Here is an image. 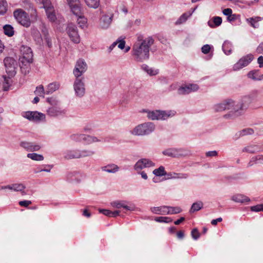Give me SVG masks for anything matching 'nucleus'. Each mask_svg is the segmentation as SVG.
<instances>
[{"label": "nucleus", "mask_w": 263, "mask_h": 263, "mask_svg": "<svg viewBox=\"0 0 263 263\" xmlns=\"http://www.w3.org/2000/svg\"><path fill=\"white\" fill-rule=\"evenodd\" d=\"M18 204L20 205H21V206H24V207H28L30 204H31V201H30V200H23V201H20L19 202H18Z\"/></svg>", "instance_id": "052dcab7"}, {"label": "nucleus", "mask_w": 263, "mask_h": 263, "mask_svg": "<svg viewBox=\"0 0 263 263\" xmlns=\"http://www.w3.org/2000/svg\"><path fill=\"white\" fill-rule=\"evenodd\" d=\"M254 133V130L252 128H247L243 129L240 131L238 132L235 134V139H238V138L247 136V135H252Z\"/></svg>", "instance_id": "2f4dec72"}, {"label": "nucleus", "mask_w": 263, "mask_h": 263, "mask_svg": "<svg viewBox=\"0 0 263 263\" xmlns=\"http://www.w3.org/2000/svg\"><path fill=\"white\" fill-rule=\"evenodd\" d=\"M153 173L156 176H163L166 174L164 167L160 166L159 168L155 169Z\"/></svg>", "instance_id": "79ce46f5"}, {"label": "nucleus", "mask_w": 263, "mask_h": 263, "mask_svg": "<svg viewBox=\"0 0 263 263\" xmlns=\"http://www.w3.org/2000/svg\"><path fill=\"white\" fill-rule=\"evenodd\" d=\"M263 20V17L260 16L252 17L246 19V21L254 28L259 27L258 22Z\"/></svg>", "instance_id": "bb28decb"}, {"label": "nucleus", "mask_w": 263, "mask_h": 263, "mask_svg": "<svg viewBox=\"0 0 263 263\" xmlns=\"http://www.w3.org/2000/svg\"><path fill=\"white\" fill-rule=\"evenodd\" d=\"M191 235H192V238L195 239V240H197V239H198L200 237V234L198 231V230L195 228V229H194L192 232H191Z\"/></svg>", "instance_id": "4d7b16f0"}, {"label": "nucleus", "mask_w": 263, "mask_h": 263, "mask_svg": "<svg viewBox=\"0 0 263 263\" xmlns=\"http://www.w3.org/2000/svg\"><path fill=\"white\" fill-rule=\"evenodd\" d=\"M141 68L150 76H155L158 73V71L157 70H155L152 68H150L146 64L142 65L141 66Z\"/></svg>", "instance_id": "e433bc0d"}, {"label": "nucleus", "mask_w": 263, "mask_h": 263, "mask_svg": "<svg viewBox=\"0 0 263 263\" xmlns=\"http://www.w3.org/2000/svg\"><path fill=\"white\" fill-rule=\"evenodd\" d=\"M212 48H213V46L205 44L201 47V51L203 53L206 54L210 52Z\"/></svg>", "instance_id": "864d4df0"}, {"label": "nucleus", "mask_w": 263, "mask_h": 263, "mask_svg": "<svg viewBox=\"0 0 263 263\" xmlns=\"http://www.w3.org/2000/svg\"><path fill=\"white\" fill-rule=\"evenodd\" d=\"M251 101L252 99L249 96H245L243 97L240 102L236 101V105H238L239 107H238V116L240 115V111L246 108L249 105V104L251 103Z\"/></svg>", "instance_id": "aec40b11"}, {"label": "nucleus", "mask_w": 263, "mask_h": 263, "mask_svg": "<svg viewBox=\"0 0 263 263\" xmlns=\"http://www.w3.org/2000/svg\"><path fill=\"white\" fill-rule=\"evenodd\" d=\"M22 55L19 59L20 67L23 74L26 75L30 70V64L33 61V54L31 49L23 46L21 48Z\"/></svg>", "instance_id": "7ed1b4c3"}, {"label": "nucleus", "mask_w": 263, "mask_h": 263, "mask_svg": "<svg viewBox=\"0 0 263 263\" xmlns=\"http://www.w3.org/2000/svg\"><path fill=\"white\" fill-rule=\"evenodd\" d=\"M138 174H139L141 176V177L144 179L147 180L148 179V176L147 174L144 171H136Z\"/></svg>", "instance_id": "0e129e2a"}, {"label": "nucleus", "mask_w": 263, "mask_h": 263, "mask_svg": "<svg viewBox=\"0 0 263 263\" xmlns=\"http://www.w3.org/2000/svg\"><path fill=\"white\" fill-rule=\"evenodd\" d=\"M251 210L253 212H261L263 211V204H259L250 208Z\"/></svg>", "instance_id": "6e6d98bb"}, {"label": "nucleus", "mask_w": 263, "mask_h": 263, "mask_svg": "<svg viewBox=\"0 0 263 263\" xmlns=\"http://www.w3.org/2000/svg\"><path fill=\"white\" fill-rule=\"evenodd\" d=\"M12 83V80L9 77L7 78L6 76L4 77V82L3 83V89L5 91H7L9 89Z\"/></svg>", "instance_id": "c03bdc74"}, {"label": "nucleus", "mask_w": 263, "mask_h": 263, "mask_svg": "<svg viewBox=\"0 0 263 263\" xmlns=\"http://www.w3.org/2000/svg\"><path fill=\"white\" fill-rule=\"evenodd\" d=\"M20 145L21 147L28 152L38 151L41 148V145L39 143L27 141H21Z\"/></svg>", "instance_id": "f3484780"}, {"label": "nucleus", "mask_w": 263, "mask_h": 263, "mask_svg": "<svg viewBox=\"0 0 263 263\" xmlns=\"http://www.w3.org/2000/svg\"><path fill=\"white\" fill-rule=\"evenodd\" d=\"M64 157L67 159L80 158L79 150H68L64 153Z\"/></svg>", "instance_id": "a878e982"}, {"label": "nucleus", "mask_w": 263, "mask_h": 263, "mask_svg": "<svg viewBox=\"0 0 263 263\" xmlns=\"http://www.w3.org/2000/svg\"><path fill=\"white\" fill-rule=\"evenodd\" d=\"M28 158L31 159L32 160L41 161L44 160V157L42 155L38 154L36 153H28L27 155Z\"/></svg>", "instance_id": "c9c22d12"}, {"label": "nucleus", "mask_w": 263, "mask_h": 263, "mask_svg": "<svg viewBox=\"0 0 263 263\" xmlns=\"http://www.w3.org/2000/svg\"><path fill=\"white\" fill-rule=\"evenodd\" d=\"M42 3L46 11L52 10L54 8L53 6L51 4L50 0H42Z\"/></svg>", "instance_id": "de8ad7c7"}, {"label": "nucleus", "mask_w": 263, "mask_h": 263, "mask_svg": "<svg viewBox=\"0 0 263 263\" xmlns=\"http://www.w3.org/2000/svg\"><path fill=\"white\" fill-rule=\"evenodd\" d=\"M4 33L9 37L12 36L14 34L13 27L10 25H5L3 27Z\"/></svg>", "instance_id": "f704fd0d"}, {"label": "nucleus", "mask_w": 263, "mask_h": 263, "mask_svg": "<svg viewBox=\"0 0 263 263\" xmlns=\"http://www.w3.org/2000/svg\"><path fill=\"white\" fill-rule=\"evenodd\" d=\"M199 86L196 84H188L180 86L177 90V92L180 95H185L197 91Z\"/></svg>", "instance_id": "ddd939ff"}, {"label": "nucleus", "mask_w": 263, "mask_h": 263, "mask_svg": "<svg viewBox=\"0 0 263 263\" xmlns=\"http://www.w3.org/2000/svg\"><path fill=\"white\" fill-rule=\"evenodd\" d=\"M95 154V152L90 149H84L82 151L79 150L80 158L90 157L93 155Z\"/></svg>", "instance_id": "a19ab883"}, {"label": "nucleus", "mask_w": 263, "mask_h": 263, "mask_svg": "<svg viewBox=\"0 0 263 263\" xmlns=\"http://www.w3.org/2000/svg\"><path fill=\"white\" fill-rule=\"evenodd\" d=\"M83 140L85 141L87 144H90L93 142H100V139H98L96 137L86 135L84 134Z\"/></svg>", "instance_id": "58836bf2"}, {"label": "nucleus", "mask_w": 263, "mask_h": 263, "mask_svg": "<svg viewBox=\"0 0 263 263\" xmlns=\"http://www.w3.org/2000/svg\"><path fill=\"white\" fill-rule=\"evenodd\" d=\"M127 201L125 200H116L110 203V205L115 208L120 209L123 208L127 211H133L135 209L134 205H126Z\"/></svg>", "instance_id": "6ab92c4d"}, {"label": "nucleus", "mask_w": 263, "mask_h": 263, "mask_svg": "<svg viewBox=\"0 0 263 263\" xmlns=\"http://www.w3.org/2000/svg\"><path fill=\"white\" fill-rule=\"evenodd\" d=\"M99 212L103 214V215L111 217V211L106 209H99Z\"/></svg>", "instance_id": "680f3d73"}, {"label": "nucleus", "mask_w": 263, "mask_h": 263, "mask_svg": "<svg viewBox=\"0 0 263 263\" xmlns=\"http://www.w3.org/2000/svg\"><path fill=\"white\" fill-rule=\"evenodd\" d=\"M154 42L155 40L152 36L144 38L143 35H138L132 49V55L135 60L140 62L148 60L149 58L150 48Z\"/></svg>", "instance_id": "f257e3e1"}, {"label": "nucleus", "mask_w": 263, "mask_h": 263, "mask_svg": "<svg viewBox=\"0 0 263 263\" xmlns=\"http://www.w3.org/2000/svg\"><path fill=\"white\" fill-rule=\"evenodd\" d=\"M66 114V110L58 106H52L47 109V114L51 117H63Z\"/></svg>", "instance_id": "4468645a"}, {"label": "nucleus", "mask_w": 263, "mask_h": 263, "mask_svg": "<svg viewBox=\"0 0 263 263\" xmlns=\"http://www.w3.org/2000/svg\"><path fill=\"white\" fill-rule=\"evenodd\" d=\"M192 15V12H186L182 14L175 22L176 25H180L186 21L187 18Z\"/></svg>", "instance_id": "72a5a7b5"}, {"label": "nucleus", "mask_w": 263, "mask_h": 263, "mask_svg": "<svg viewBox=\"0 0 263 263\" xmlns=\"http://www.w3.org/2000/svg\"><path fill=\"white\" fill-rule=\"evenodd\" d=\"M223 13L224 15L228 16V17L229 16H231V15L232 14V10L230 8L224 9L223 10Z\"/></svg>", "instance_id": "338daca9"}, {"label": "nucleus", "mask_w": 263, "mask_h": 263, "mask_svg": "<svg viewBox=\"0 0 263 263\" xmlns=\"http://www.w3.org/2000/svg\"><path fill=\"white\" fill-rule=\"evenodd\" d=\"M67 33L70 40L75 43H79L80 42V36L78 34L77 28L72 24L68 25L67 28Z\"/></svg>", "instance_id": "dca6fc26"}, {"label": "nucleus", "mask_w": 263, "mask_h": 263, "mask_svg": "<svg viewBox=\"0 0 263 263\" xmlns=\"http://www.w3.org/2000/svg\"><path fill=\"white\" fill-rule=\"evenodd\" d=\"M203 203L201 201H197L193 203L190 210L191 213H193L195 212L198 211L203 208Z\"/></svg>", "instance_id": "473e14b6"}, {"label": "nucleus", "mask_w": 263, "mask_h": 263, "mask_svg": "<svg viewBox=\"0 0 263 263\" xmlns=\"http://www.w3.org/2000/svg\"><path fill=\"white\" fill-rule=\"evenodd\" d=\"M6 71L10 77H13L16 74L17 62L13 58L10 57L6 58L4 60Z\"/></svg>", "instance_id": "6e6552de"}, {"label": "nucleus", "mask_w": 263, "mask_h": 263, "mask_svg": "<svg viewBox=\"0 0 263 263\" xmlns=\"http://www.w3.org/2000/svg\"><path fill=\"white\" fill-rule=\"evenodd\" d=\"M13 184V191L20 192V191L24 190L26 187L22 183H14Z\"/></svg>", "instance_id": "5fc2aeb1"}, {"label": "nucleus", "mask_w": 263, "mask_h": 263, "mask_svg": "<svg viewBox=\"0 0 263 263\" xmlns=\"http://www.w3.org/2000/svg\"><path fill=\"white\" fill-rule=\"evenodd\" d=\"M84 134H75L71 135L70 138L71 140L75 141H82L83 140Z\"/></svg>", "instance_id": "603ef678"}, {"label": "nucleus", "mask_w": 263, "mask_h": 263, "mask_svg": "<svg viewBox=\"0 0 263 263\" xmlns=\"http://www.w3.org/2000/svg\"><path fill=\"white\" fill-rule=\"evenodd\" d=\"M46 14L48 20L51 22H54L57 20V17L54 12V8L51 10L46 11Z\"/></svg>", "instance_id": "a18cd8bd"}, {"label": "nucleus", "mask_w": 263, "mask_h": 263, "mask_svg": "<svg viewBox=\"0 0 263 263\" xmlns=\"http://www.w3.org/2000/svg\"><path fill=\"white\" fill-rule=\"evenodd\" d=\"M254 159H256L257 164H263V155H258L255 156V158Z\"/></svg>", "instance_id": "e2e57ef3"}, {"label": "nucleus", "mask_w": 263, "mask_h": 263, "mask_svg": "<svg viewBox=\"0 0 263 263\" xmlns=\"http://www.w3.org/2000/svg\"><path fill=\"white\" fill-rule=\"evenodd\" d=\"M116 42H117V44H118V47L121 49H123L125 47V42L124 40V39H120V38L118 39Z\"/></svg>", "instance_id": "bf43d9fd"}, {"label": "nucleus", "mask_w": 263, "mask_h": 263, "mask_svg": "<svg viewBox=\"0 0 263 263\" xmlns=\"http://www.w3.org/2000/svg\"><path fill=\"white\" fill-rule=\"evenodd\" d=\"M155 129L154 123L150 122H145L135 126L130 133L134 136H143L148 135L153 133Z\"/></svg>", "instance_id": "39448f33"}, {"label": "nucleus", "mask_w": 263, "mask_h": 263, "mask_svg": "<svg viewBox=\"0 0 263 263\" xmlns=\"http://www.w3.org/2000/svg\"><path fill=\"white\" fill-rule=\"evenodd\" d=\"M112 22V16L103 15L101 17L100 22V26L103 29H107Z\"/></svg>", "instance_id": "5701e85b"}, {"label": "nucleus", "mask_w": 263, "mask_h": 263, "mask_svg": "<svg viewBox=\"0 0 263 263\" xmlns=\"http://www.w3.org/2000/svg\"><path fill=\"white\" fill-rule=\"evenodd\" d=\"M155 221L160 223H170L173 220L171 217H157L155 218Z\"/></svg>", "instance_id": "49530a36"}, {"label": "nucleus", "mask_w": 263, "mask_h": 263, "mask_svg": "<svg viewBox=\"0 0 263 263\" xmlns=\"http://www.w3.org/2000/svg\"><path fill=\"white\" fill-rule=\"evenodd\" d=\"M263 151V148L261 146L257 144H251L247 145L242 149V152L253 154L257 152H260Z\"/></svg>", "instance_id": "412c9836"}, {"label": "nucleus", "mask_w": 263, "mask_h": 263, "mask_svg": "<svg viewBox=\"0 0 263 263\" xmlns=\"http://www.w3.org/2000/svg\"><path fill=\"white\" fill-rule=\"evenodd\" d=\"M101 170L109 173H116L119 171V167L115 164L111 163L102 167Z\"/></svg>", "instance_id": "393cba45"}, {"label": "nucleus", "mask_w": 263, "mask_h": 263, "mask_svg": "<svg viewBox=\"0 0 263 263\" xmlns=\"http://www.w3.org/2000/svg\"><path fill=\"white\" fill-rule=\"evenodd\" d=\"M73 89L75 95L82 98L85 93V79L84 77L76 78L73 82Z\"/></svg>", "instance_id": "0eeeda50"}, {"label": "nucleus", "mask_w": 263, "mask_h": 263, "mask_svg": "<svg viewBox=\"0 0 263 263\" xmlns=\"http://www.w3.org/2000/svg\"><path fill=\"white\" fill-rule=\"evenodd\" d=\"M233 45L230 41H225L222 45V49L223 52L227 55H230L232 52Z\"/></svg>", "instance_id": "c85d7f7f"}, {"label": "nucleus", "mask_w": 263, "mask_h": 263, "mask_svg": "<svg viewBox=\"0 0 263 263\" xmlns=\"http://www.w3.org/2000/svg\"><path fill=\"white\" fill-rule=\"evenodd\" d=\"M217 155L218 153L216 151H209L205 154L206 157H215L217 156Z\"/></svg>", "instance_id": "69168bd1"}, {"label": "nucleus", "mask_w": 263, "mask_h": 263, "mask_svg": "<svg viewBox=\"0 0 263 263\" xmlns=\"http://www.w3.org/2000/svg\"><path fill=\"white\" fill-rule=\"evenodd\" d=\"M231 199L235 202L240 203H247L250 201V199L248 196L241 194L233 195Z\"/></svg>", "instance_id": "4be33fe9"}, {"label": "nucleus", "mask_w": 263, "mask_h": 263, "mask_svg": "<svg viewBox=\"0 0 263 263\" xmlns=\"http://www.w3.org/2000/svg\"><path fill=\"white\" fill-rule=\"evenodd\" d=\"M71 12L76 16L81 14V5L79 0H66Z\"/></svg>", "instance_id": "2eb2a0df"}, {"label": "nucleus", "mask_w": 263, "mask_h": 263, "mask_svg": "<svg viewBox=\"0 0 263 263\" xmlns=\"http://www.w3.org/2000/svg\"><path fill=\"white\" fill-rule=\"evenodd\" d=\"M42 32L44 35V40L46 41L48 46L50 47L51 46L52 43L50 38L48 36V30L44 25L42 26Z\"/></svg>", "instance_id": "ea45409f"}, {"label": "nucleus", "mask_w": 263, "mask_h": 263, "mask_svg": "<svg viewBox=\"0 0 263 263\" xmlns=\"http://www.w3.org/2000/svg\"><path fill=\"white\" fill-rule=\"evenodd\" d=\"M86 5L93 8H97L100 5V0H85Z\"/></svg>", "instance_id": "37998d69"}, {"label": "nucleus", "mask_w": 263, "mask_h": 263, "mask_svg": "<svg viewBox=\"0 0 263 263\" xmlns=\"http://www.w3.org/2000/svg\"><path fill=\"white\" fill-rule=\"evenodd\" d=\"M141 112L146 113L147 117L151 120H165L174 116L176 114V111L174 110L143 109Z\"/></svg>", "instance_id": "20e7f679"}, {"label": "nucleus", "mask_w": 263, "mask_h": 263, "mask_svg": "<svg viewBox=\"0 0 263 263\" xmlns=\"http://www.w3.org/2000/svg\"><path fill=\"white\" fill-rule=\"evenodd\" d=\"M155 163L152 160L147 158H141L138 160L134 165L135 171H140L143 169L154 167Z\"/></svg>", "instance_id": "9d476101"}, {"label": "nucleus", "mask_w": 263, "mask_h": 263, "mask_svg": "<svg viewBox=\"0 0 263 263\" xmlns=\"http://www.w3.org/2000/svg\"><path fill=\"white\" fill-rule=\"evenodd\" d=\"M77 16L78 17L77 20L78 24L79 25L80 27L84 28L86 26V24L87 23L86 18L82 16V12L81 14Z\"/></svg>", "instance_id": "09e8293b"}, {"label": "nucleus", "mask_w": 263, "mask_h": 263, "mask_svg": "<svg viewBox=\"0 0 263 263\" xmlns=\"http://www.w3.org/2000/svg\"><path fill=\"white\" fill-rule=\"evenodd\" d=\"M182 210L179 206L173 207L167 206V210H166V215L176 214L181 212Z\"/></svg>", "instance_id": "4c0bfd02"}, {"label": "nucleus", "mask_w": 263, "mask_h": 263, "mask_svg": "<svg viewBox=\"0 0 263 263\" xmlns=\"http://www.w3.org/2000/svg\"><path fill=\"white\" fill-rule=\"evenodd\" d=\"M254 56L252 54H248L242 57L233 66L234 71H238L242 68L248 66L253 60Z\"/></svg>", "instance_id": "1a4fd4ad"}, {"label": "nucleus", "mask_w": 263, "mask_h": 263, "mask_svg": "<svg viewBox=\"0 0 263 263\" xmlns=\"http://www.w3.org/2000/svg\"><path fill=\"white\" fill-rule=\"evenodd\" d=\"M256 52L259 54L263 53V42L260 43L256 49Z\"/></svg>", "instance_id": "774afa93"}, {"label": "nucleus", "mask_w": 263, "mask_h": 263, "mask_svg": "<svg viewBox=\"0 0 263 263\" xmlns=\"http://www.w3.org/2000/svg\"><path fill=\"white\" fill-rule=\"evenodd\" d=\"M31 33L34 40L36 42V43L40 45L43 42V39L39 30L36 28H31Z\"/></svg>", "instance_id": "cd10ccee"}, {"label": "nucleus", "mask_w": 263, "mask_h": 263, "mask_svg": "<svg viewBox=\"0 0 263 263\" xmlns=\"http://www.w3.org/2000/svg\"><path fill=\"white\" fill-rule=\"evenodd\" d=\"M184 151L182 148H170L162 152L163 155L171 157H179L184 155Z\"/></svg>", "instance_id": "a211bd4d"}, {"label": "nucleus", "mask_w": 263, "mask_h": 263, "mask_svg": "<svg viewBox=\"0 0 263 263\" xmlns=\"http://www.w3.org/2000/svg\"><path fill=\"white\" fill-rule=\"evenodd\" d=\"M236 102L231 99H226L222 102L216 104L213 106V109L216 112H221L226 110H231V112L223 116L225 119H233L238 116V108Z\"/></svg>", "instance_id": "f03ea898"}, {"label": "nucleus", "mask_w": 263, "mask_h": 263, "mask_svg": "<svg viewBox=\"0 0 263 263\" xmlns=\"http://www.w3.org/2000/svg\"><path fill=\"white\" fill-rule=\"evenodd\" d=\"M87 68V64L83 60H78L73 71L76 78H82L81 76L86 71Z\"/></svg>", "instance_id": "f8f14e48"}, {"label": "nucleus", "mask_w": 263, "mask_h": 263, "mask_svg": "<svg viewBox=\"0 0 263 263\" xmlns=\"http://www.w3.org/2000/svg\"><path fill=\"white\" fill-rule=\"evenodd\" d=\"M60 84L59 83L57 82H54L52 83H50L48 85L46 90V94L49 95L57 90L59 89L60 88Z\"/></svg>", "instance_id": "c756f323"}, {"label": "nucleus", "mask_w": 263, "mask_h": 263, "mask_svg": "<svg viewBox=\"0 0 263 263\" xmlns=\"http://www.w3.org/2000/svg\"><path fill=\"white\" fill-rule=\"evenodd\" d=\"M7 11V3L5 0H0V14H4Z\"/></svg>", "instance_id": "3c124183"}, {"label": "nucleus", "mask_w": 263, "mask_h": 263, "mask_svg": "<svg viewBox=\"0 0 263 263\" xmlns=\"http://www.w3.org/2000/svg\"><path fill=\"white\" fill-rule=\"evenodd\" d=\"M169 178L172 179H186L189 174L183 173H171L168 174Z\"/></svg>", "instance_id": "7c9ffc66"}, {"label": "nucleus", "mask_w": 263, "mask_h": 263, "mask_svg": "<svg viewBox=\"0 0 263 263\" xmlns=\"http://www.w3.org/2000/svg\"><path fill=\"white\" fill-rule=\"evenodd\" d=\"M13 15L16 21L25 27H29L31 25V21L28 14L21 9L15 10Z\"/></svg>", "instance_id": "423d86ee"}, {"label": "nucleus", "mask_w": 263, "mask_h": 263, "mask_svg": "<svg viewBox=\"0 0 263 263\" xmlns=\"http://www.w3.org/2000/svg\"><path fill=\"white\" fill-rule=\"evenodd\" d=\"M213 23L215 26H219L222 23V18L219 16H215L213 18Z\"/></svg>", "instance_id": "13d9d810"}, {"label": "nucleus", "mask_w": 263, "mask_h": 263, "mask_svg": "<svg viewBox=\"0 0 263 263\" xmlns=\"http://www.w3.org/2000/svg\"><path fill=\"white\" fill-rule=\"evenodd\" d=\"M166 210H167V206L165 205L153 206L150 209L152 213L158 215H166Z\"/></svg>", "instance_id": "b1692460"}, {"label": "nucleus", "mask_w": 263, "mask_h": 263, "mask_svg": "<svg viewBox=\"0 0 263 263\" xmlns=\"http://www.w3.org/2000/svg\"><path fill=\"white\" fill-rule=\"evenodd\" d=\"M34 93L40 97H44V95L46 93V91L44 90V88L43 85H41L36 87Z\"/></svg>", "instance_id": "8fccbe9b"}, {"label": "nucleus", "mask_w": 263, "mask_h": 263, "mask_svg": "<svg viewBox=\"0 0 263 263\" xmlns=\"http://www.w3.org/2000/svg\"><path fill=\"white\" fill-rule=\"evenodd\" d=\"M22 115L24 118L33 122H40L45 119V115L37 111L23 112Z\"/></svg>", "instance_id": "9b49d317"}]
</instances>
